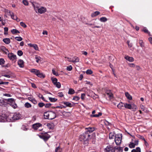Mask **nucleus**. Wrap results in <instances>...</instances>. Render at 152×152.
Segmentation results:
<instances>
[{"mask_svg": "<svg viewBox=\"0 0 152 152\" xmlns=\"http://www.w3.org/2000/svg\"><path fill=\"white\" fill-rule=\"evenodd\" d=\"M45 118L52 120L56 117V114L55 113L52 111H48L44 113Z\"/></svg>", "mask_w": 152, "mask_h": 152, "instance_id": "f257e3e1", "label": "nucleus"}, {"mask_svg": "<svg viewBox=\"0 0 152 152\" xmlns=\"http://www.w3.org/2000/svg\"><path fill=\"white\" fill-rule=\"evenodd\" d=\"M31 3L36 12H37V10L38 12L40 14L45 13L47 11V9L45 7H42L38 8L36 5L37 4L36 3L31 2Z\"/></svg>", "mask_w": 152, "mask_h": 152, "instance_id": "f03ea898", "label": "nucleus"}, {"mask_svg": "<svg viewBox=\"0 0 152 152\" xmlns=\"http://www.w3.org/2000/svg\"><path fill=\"white\" fill-rule=\"evenodd\" d=\"M90 135L88 133L85 132L82 134L80 135V136L79 139L80 140L84 142H87V140H88L90 137Z\"/></svg>", "mask_w": 152, "mask_h": 152, "instance_id": "7ed1b4c3", "label": "nucleus"}, {"mask_svg": "<svg viewBox=\"0 0 152 152\" xmlns=\"http://www.w3.org/2000/svg\"><path fill=\"white\" fill-rule=\"evenodd\" d=\"M115 141L116 144L118 145L121 142L122 136L121 134L120 135H116L115 137Z\"/></svg>", "mask_w": 152, "mask_h": 152, "instance_id": "20e7f679", "label": "nucleus"}, {"mask_svg": "<svg viewBox=\"0 0 152 152\" xmlns=\"http://www.w3.org/2000/svg\"><path fill=\"white\" fill-rule=\"evenodd\" d=\"M5 117H6L5 121L8 122H13L14 121L13 113H10L7 116L5 115Z\"/></svg>", "mask_w": 152, "mask_h": 152, "instance_id": "39448f33", "label": "nucleus"}, {"mask_svg": "<svg viewBox=\"0 0 152 152\" xmlns=\"http://www.w3.org/2000/svg\"><path fill=\"white\" fill-rule=\"evenodd\" d=\"M104 151L106 152H115L114 148L111 145H109L104 149Z\"/></svg>", "mask_w": 152, "mask_h": 152, "instance_id": "423d86ee", "label": "nucleus"}, {"mask_svg": "<svg viewBox=\"0 0 152 152\" xmlns=\"http://www.w3.org/2000/svg\"><path fill=\"white\" fill-rule=\"evenodd\" d=\"M8 15H10L12 19L16 20L17 21L19 22L20 21V19L18 18L17 16H15V18H14V15L12 12L9 11L8 12Z\"/></svg>", "mask_w": 152, "mask_h": 152, "instance_id": "0eeeda50", "label": "nucleus"}, {"mask_svg": "<svg viewBox=\"0 0 152 152\" xmlns=\"http://www.w3.org/2000/svg\"><path fill=\"white\" fill-rule=\"evenodd\" d=\"M8 56L10 59L12 60H14L16 58V55L12 53H9L8 55Z\"/></svg>", "mask_w": 152, "mask_h": 152, "instance_id": "6e6552de", "label": "nucleus"}, {"mask_svg": "<svg viewBox=\"0 0 152 152\" xmlns=\"http://www.w3.org/2000/svg\"><path fill=\"white\" fill-rule=\"evenodd\" d=\"M86 131L85 132L88 133L89 134L93 132L95 130V129L94 127H89L86 128Z\"/></svg>", "mask_w": 152, "mask_h": 152, "instance_id": "1a4fd4ad", "label": "nucleus"}, {"mask_svg": "<svg viewBox=\"0 0 152 152\" xmlns=\"http://www.w3.org/2000/svg\"><path fill=\"white\" fill-rule=\"evenodd\" d=\"M14 121L18 120L20 118V115L19 113L13 114Z\"/></svg>", "mask_w": 152, "mask_h": 152, "instance_id": "9d476101", "label": "nucleus"}, {"mask_svg": "<svg viewBox=\"0 0 152 152\" xmlns=\"http://www.w3.org/2000/svg\"><path fill=\"white\" fill-rule=\"evenodd\" d=\"M28 45L30 47H33L36 50H38L39 48L37 45L36 44H28Z\"/></svg>", "mask_w": 152, "mask_h": 152, "instance_id": "9b49d317", "label": "nucleus"}, {"mask_svg": "<svg viewBox=\"0 0 152 152\" xmlns=\"http://www.w3.org/2000/svg\"><path fill=\"white\" fill-rule=\"evenodd\" d=\"M41 126V124L39 123H37L33 125V128L34 129H37Z\"/></svg>", "mask_w": 152, "mask_h": 152, "instance_id": "f8f14e48", "label": "nucleus"}, {"mask_svg": "<svg viewBox=\"0 0 152 152\" xmlns=\"http://www.w3.org/2000/svg\"><path fill=\"white\" fill-rule=\"evenodd\" d=\"M18 63L19 66L21 68L24 67V61H23L21 59L19 60L18 62Z\"/></svg>", "mask_w": 152, "mask_h": 152, "instance_id": "ddd939ff", "label": "nucleus"}, {"mask_svg": "<svg viewBox=\"0 0 152 152\" xmlns=\"http://www.w3.org/2000/svg\"><path fill=\"white\" fill-rule=\"evenodd\" d=\"M7 104L5 99H0V106H4Z\"/></svg>", "mask_w": 152, "mask_h": 152, "instance_id": "4468645a", "label": "nucleus"}, {"mask_svg": "<svg viewBox=\"0 0 152 152\" xmlns=\"http://www.w3.org/2000/svg\"><path fill=\"white\" fill-rule=\"evenodd\" d=\"M73 61L72 62L75 63L76 62H78L79 61L80 59L77 56H75L72 58Z\"/></svg>", "mask_w": 152, "mask_h": 152, "instance_id": "2eb2a0df", "label": "nucleus"}, {"mask_svg": "<svg viewBox=\"0 0 152 152\" xmlns=\"http://www.w3.org/2000/svg\"><path fill=\"white\" fill-rule=\"evenodd\" d=\"M43 137H41L43 138L44 140H47L50 137V135H48L47 134H45L42 135Z\"/></svg>", "mask_w": 152, "mask_h": 152, "instance_id": "dca6fc26", "label": "nucleus"}, {"mask_svg": "<svg viewBox=\"0 0 152 152\" xmlns=\"http://www.w3.org/2000/svg\"><path fill=\"white\" fill-rule=\"evenodd\" d=\"M115 151L122 152L123 150V148L121 147H115L114 148Z\"/></svg>", "mask_w": 152, "mask_h": 152, "instance_id": "f3484780", "label": "nucleus"}, {"mask_svg": "<svg viewBox=\"0 0 152 152\" xmlns=\"http://www.w3.org/2000/svg\"><path fill=\"white\" fill-rule=\"evenodd\" d=\"M125 58L126 60L131 62H133L134 61V59L133 57H129L128 56H125Z\"/></svg>", "mask_w": 152, "mask_h": 152, "instance_id": "a211bd4d", "label": "nucleus"}, {"mask_svg": "<svg viewBox=\"0 0 152 152\" xmlns=\"http://www.w3.org/2000/svg\"><path fill=\"white\" fill-rule=\"evenodd\" d=\"M37 75L41 78H44L45 77V75L43 74V73L41 72L39 70V72L37 73Z\"/></svg>", "mask_w": 152, "mask_h": 152, "instance_id": "6ab92c4d", "label": "nucleus"}, {"mask_svg": "<svg viewBox=\"0 0 152 152\" xmlns=\"http://www.w3.org/2000/svg\"><path fill=\"white\" fill-rule=\"evenodd\" d=\"M106 94L108 95L110 99H111L113 98V94L112 93L111 91H107L106 92Z\"/></svg>", "mask_w": 152, "mask_h": 152, "instance_id": "aec40b11", "label": "nucleus"}, {"mask_svg": "<svg viewBox=\"0 0 152 152\" xmlns=\"http://www.w3.org/2000/svg\"><path fill=\"white\" fill-rule=\"evenodd\" d=\"M30 71L31 72L33 73L34 74L37 75V73L39 72V70H38L34 69H30Z\"/></svg>", "mask_w": 152, "mask_h": 152, "instance_id": "412c9836", "label": "nucleus"}, {"mask_svg": "<svg viewBox=\"0 0 152 152\" xmlns=\"http://www.w3.org/2000/svg\"><path fill=\"white\" fill-rule=\"evenodd\" d=\"M1 50L4 53L7 54L8 52V50L4 47H2L1 48Z\"/></svg>", "mask_w": 152, "mask_h": 152, "instance_id": "4be33fe9", "label": "nucleus"}, {"mask_svg": "<svg viewBox=\"0 0 152 152\" xmlns=\"http://www.w3.org/2000/svg\"><path fill=\"white\" fill-rule=\"evenodd\" d=\"M5 115H0V122H4L5 121Z\"/></svg>", "mask_w": 152, "mask_h": 152, "instance_id": "5701e85b", "label": "nucleus"}, {"mask_svg": "<svg viewBox=\"0 0 152 152\" xmlns=\"http://www.w3.org/2000/svg\"><path fill=\"white\" fill-rule=\"evenodd\" d=\"M124 107L125 108L129 109H132V106L130 104H128L127 103H125L124 104Z\"/></svg>", "mask_w": 152, "mask_h": 152, "instance_id": "b1692460", "label": "nucleus"}, {"mask_svg": "<svg viewBox=\"0 0 152 152\" xmlns=\"http://www.w3.org/2000/svg\"><path fill=\"white\" fill-rule=\"evenodd\" d=\"M3 41L6 44H9L10 42V40L9 38H6L4 39L3 40Z\"/></svg>", "mask_w": 152, "mask_h": 152, "instance_id": "393cba45", "label": "nucleus"}, {"mask_svg": "<svg viewBox=\"0 0 152 152\" xmlns=\"http://www.w3.org/2000/svg\"><path fill=\"white\" fill-rule=\"evenodd\" d=\"M28 99L31 101L34 104H35L37 103V102L35 99L33 97H29L28 98Z\"/></svg>", "mask_w": 152, "mask_h": 152, "instance_id": "a878e982", "label": "nucleus"}, {"mask_svg": "<svg viewBox=\"0 0 152 152\" xmlns=\"http://www.w3.org/2000/svg\"><path fill=\"white\" fill-rule=\"evenodd\" d=\"M63 103L66 106V107H72V104L68 102H63Z\"/></svg>", "mask_w": 152, "mask_h": 152, "instance_id": "bb28decb", "label": "nucleus"}, {"mask_svg": "<svg viewBox=\"0 0 152 152\" xmlns=\"http://www.w3.org/2000/svg\"><path fill=\"white\" fill-rule=\"evenodd\" d=\"M6 101L10 102L11 103L14 104L15 103V100L13 98H10L5 99Z\"/></svg>", "mask_w": 152, "mask_h": 152, "instance_id": "cd10ccee", "label": "nucleus"}, {"mask_svg": "<svg viewBox=\"0 0 152 152\" xmlns=\"http://www.w3.org/2000/svg\"><path fill=\"white\" fill-rule=\"evenodd\" d=\"M100 13V12H99L96 11L92 13L91 15V16L92 17L94 18L99 15Z\"/></svg>", "mask_w": 152, "mask_h": 152, "instance_id": "c85d7f7f", "label": "nucleus"}, {"mask_svg": "<svg viewBox=\"0 0 152 152\" xmlns=\"http://www.w3.org/2000/svg\"><path fill=\"white\" fill-rule=\"evenodd\" d=\"M124 104L122 102L120 103L118 105L117 107L120 109H123L124 107Z\"/></svg>", "mask_w": 152, "mask_h": 152, "instance_id": "c756f323", "label": "nucleus"}, {"mask_svg": "<svg viewBox=\"0 0 152 152\" xmlns=\"http://www.w3.org/2000/svg\"><path fill=\"white\" fill-rule=\"evenodd\" d=\"M125 95L127 98L129 100H131L132 99V96L130 95L128 92H126Z\"/></svg>", "mask_w": 152, "mask_h": 152, "instance_id": "7c9ffc66", "label": "nucleus"}, {"mask_svg": "<svg viewBox=\"0 0 152 152\" xmlns=\"http://www.w3.org/2000/svg\"><path fill=\"white\" fill-rule=\"evenodd\" d=\"M107 18L105 17H102L101 18L99 19V20L101 22H105L107 21Z\"/></svg>", "mask_w": 152, "mask_h": 152, "instance_id": "2f4dec72", "label": "nucleus"}, {"mask_svg": "<svg viewBox=\"0 0 152 152\" xmlns=\"http://www.w3.org/2000/svg\"><path fill=\"white\" fill-rule=\"evenodd\" d=\"M140 148L139 147H137L136 149H133L132 150L131 152H140Z\"/></svg>", "mask_w": 152, "mask_h": 152, "instance_id": "473e14b6", "label": "nucleus"}, {"mask_svg": "<svg viewBox=\"0 0 152 152\" xmlns=\"http://www.w3.org/2000/svg\"><path fill=\"white\" fill-rule=\"evenodd\" d=\"M24 106L26 108H29L31 107V105L30 104L27 102L25 104Z\"/></svg>", "mask_w": 152, "mask_h": 152, "instance_id": "72a5a7b5", "label": "nucleus"}, {"mask_svg": "<svg viewBox=\"0 0 152 152\" xmlns=\"http://www.w3.org/2000/svg\"><path fill=\"white\" fill-rule=\"evenodd\" d=\"M35 58L36 59V61L37 63H38L39 61H41V58L37 56H36Z\"/></svg>", "mask_w": 152, "mask_h": 152, "instance_id": "f704fd0d", "label": "nucleus"}, {"mask_svg": "<svg viewBox=\"0 0 152 152\" xmlns=\"http://www.w3.org/2000/svg\"><path fill=\"white\" fill-rule=\"evenodd\" d=\"M62 151V148H61L59 146H58L55 149V152H61Z\"/></svg>", "mask_w": 152, "mask_h": 152, "instance_id": "c9c22d12", "label": "nucleus"}, {"mask_svg": "<svg viewBox=\"0 0 152 152\" xmlns=\"http://www.w3.org/2000/svg\"><path fill=\"white\" fill-rule=\"evenodd\" d=\"M11 32L13 34H15L17 33H20V32L18 31L15 29H12L11 30Z\"/></svg>", "mask_w": 152, "mask_h": 152, "instance_id": "e433bc0d", "label": "nucleus"}, {"mask_svg": "<svg viewBox=\"0 0 152 152\" xmlns=\"http://www.w3.org/2000/svg\"><path fill=\"white\" fill-rule=\"evenodd\" d=\"M51 80L54 84H55L57 82V79L56 78H52Z\"/></svg>", "mask_w": 152, "mask_h": 152, "instance_id": "4c0bfd02", "label": "nucleus"}, {"mask_svg": "<svg viewBox=\"0 0 152 152\" xmlns=\"http://www.w3.org/2000/svg\"><path fill=\"white\" fill-rule=\"evenodd\" d=\"M49 100L52 102H55L56 101L57 99L55 98L49 97Z\"/></svg>", "mask_w": 152, "mask_h": 152, "instance_id": "58836bf2", "label": "nucleus"}, {"mask_svg": "<svg viewBox=\"0 0 152 152\" xmlns=\"http://www.w3.org/2000/svg\"><path fill=\"white\" fill-rule=\"evenodd\" d=\"M102 115V113H99L98 114H95L93 115H91V117H99Z\"/></svg>", "mask_w": 152, "mask_h": 152, "instance_id": "ea45409f", "label": "nucleus"}, {"mask_svg": "<svg viewBox=\"0 0 152 152\" xmlns=\"http://www.w3.org/2000/svg\"><path fill=\"white\" fill-rule=\"evenodd\" d=\"M114 133H110L109 134V138L110 139H112L113 138L114 136Z\"/></svg>", "mask_w": 152, "mask_h": 152, "instance_id": "a19ab883", "label": "nucleus"}, {"mask_svg": "<svg viewBox=\"0 0 152 152\" xmlns=\"http://www.w3.org/2000/svg\"><path fill=\"white\" fill-rule=\"evenodd\" d=\"M132 109H133L134 111H135L137 109V106L134 104H133L132 105Z\"/></svg>", "mask_w": 152, "mask_h": 152, "instance_id": "79ce46f5", "label": "nucleus"}, {"mask_svg": "<svg viewBox=\"0 0 152 152\" xmlns=\"http://www.w3.org/2000/svg\"><path fill=\"white\" fill-rule=\"evenodd\" d=\"M63 114L64 115L66 116H69L70 115V113L69 112H66L64 111L63 112Z\"/></svg>", "mask_w": 152, "mask_h": 152, "instance_id": "37998d69", "label": "nucleus"}, {"mask_svg": "<svg viewBox=\"0 0 152 152\" xmlns=\"http://www.w3.org/2000/svg\"><path fill=\"white\" fill-rule=\"evenodd\" d=\"M74 93H75V91L73 89H72V88H70V89H69V92H68V93L69 94H74Z\"/></svg>", "mask_w": 152, "mask_h": 152, "instance_id": "c03bdc74", "label": "nucleus"}, {"mask_svg": "<svg viewBox=\"0 0 152 152\" xmlns=\"http://www.w3.org/2000/svg\"><path fill=\"white\" fill-rule=\"evenodd\" d=\"M140 107L142 111H144L145 112L147 111L146 109L142 105H140Z\"/></svg>", "mask_w": 152, "mask_h": 152, "instance_id": "a18cd8bd", "label": "nucleus"}, {"mask_svg": "<svg viewBox=\"0 0 152 152\" xmlns=\"http://www.w3.org/2000/svg\"><path fill=\"white\" fill-rule=\"evenodd\" d=\"M58 88H60L61 87V84L59 82H57L56 84H54Z\"/></svg>", "mask_w": 152, "mask_h": 152, "instance_id": "49530a36", "label": "nucleus"}, {"mask_svg": "<svg viewBox=\"0 0 152 152\" xmlns=\"http://www.w3.org/2000/svg\"><path fill=\"white\" fill-rule=\"evenodd\" d=\"M86 73L88 75H91L93 73V72L91 69H88L86 71Z\"/></svg>", "mask_w": 152, "mask_h": 152, "instance_id": "de8ad7c7", "label": "nucleus"}, {"mask_svg": "<svg viewBox=\"0 0 152 152\" xmlns=\"http://www.w3.org/2000/svg\"><path fill=\"white\" fill-rule=\"evenodd\" d=\"M20 24L21 26L23 27V28H25L27 27V26L26 25L24 22H20Z\"/></svg>", "mask_w": 152, "mask_h": 152, "instance_id": "09e8293b", "label": "nucleus"}, {"mask_svg": "<svg viewBox=\"0 0 152 152\" xmlns=\"http://www.w3.org/2000/svg\"><path fill=\"white\" fill-rule=\"evenodd\" d=\"M23 4L26 6L28 5V3L26 0H23L22 1Z\"/></svg>", "mask_w": 152, "mask_h": 152, "instance_id": "8fccbe9b", "label": "nucleus"}, {"mask_svg": "<svg viewBox=\"0 0 152 152\" xmlns=\"http://www.w3.org/2000/svg\"><path fill=\"white\" fill-rule=\"evenodd\" d=\"M5 63V61L3 58H0V65L4 64Z\"/></svg>", "mask_w": 152, "mask_h": 152, "instance_id": "3c124183", "label": "nucleus"}, {"mask_svg": "<svg viewBox=\"0 0 152 152\" xmlns=\"http://www.w3.org/2000/svg\"><path fill=\"white\" fill-rule=\"evenodd\" d=\"M129 66L132 68H134L135 66V65L134 63H129L128 64Z\"/></svg>", "mask_w": 152, "mask_h": 152, "instance_id": "603ef678", "label": "nucleus"}, {"mask_svg": "<svg viewBox=\"0 0 152 152\" xmlns=\"http://www.w3.org/2000/svg\"><path fill=\"white\" fill-rule=\"evenodd\" d=\"M52 73L53 74L56 76H58V72H56L54 69H53L52 70Z\"/></svg>", "mask_w": 152, "mask_h": 152, "instance_id": "864d4df0", "label": "nucleus"}, {"mask_svg": "<svg viewBox=\"0 0 152 152\" xmlns=\"http://www.w3.org/2000/svg\"><path fill=\"white\" fill-rule=\"evenodd\" d=\"M139 44L142 47H143L144 46L143 42L142 40H140L139 42Z\"/></svg>", "mask_w": 152, "mask_h": 152, "instance_id": "5fc2aeb1", "label": "nucleus"}, {"mask_svg": "<svg viewBox=\"0 0 152 152\" xmlns=\"http://www.w3.org/2000/svg\"><path fill=\"white\" fill-rule=\"evenodd\" d=\"M136 145L134 143H132L129 145V147L131 148H134Z\"/></svg>", "mask_w": 152, "mask_h": 152, "instance_id": "6e6d98bb", "label": "nucleus"}, {"mask_svg": "<svg viewBox=\"0 0 152 152\" xmlns=\"http://www.w3.org/2000/svg\"><path fill=\"white\" fill-rule=\"evenodd\" d=\"M17 53H18V55L20 56H22L23 54V52L20 50H18V51Z\"/></svg>", "mask_w": 152, "mask_h": 152, "instance_id": "4d7b16f0", "label": "nucleus"}, {"mask_svg": "<svg viewBox=\"0 0 152 152\" xmlns=\"http://www.w3.org/2000/svg\"><path fill=\"white\" fill-rule=\"evenodd\" d=\"M47 126L50 129H52L53 128L52 125L50 124V123L47 124Z\"/></svg>", "mask_w": 152, "mask_h": 152, "instance_id": "13d9d810", "label": "nucleus"}, {"mask_svg": "<svg viewBox=\"0 0 152 152\" xmlns=\"http://www.w3.org/2000/svg\"><path fill=\"white\" fill-rule=\"evenodd\" d=\"M15 39L18 41H20L23 39L21 37H15Z\"/></svg>", "mask_w": 152, "mask_h": 152, "instance_id": "bf43d9fd", "label": "nucleus"}, {"mask_svg": "<svg viewBox=\"0 0 152 152\" xmlns=\"http://www.w3.org/2000/svg\"><path fill=\"white\" fill-rule=\"evenodd\" d=\"M137 137H138L140 139H141L143 140H145V138L143 137H142V136H141L140 135H139V134L137 135Z\"/></svg>", "mask_w": 152, "mask_h": 152, "instance_id": "052dcab7", "label": "nucleus"}, {"mask_svg": "<svg viewBox=\"0 0 152 152\" xmlns=\"http://www.w3.org/2000/svg\"><path fill=\"white\" fill-rule=\"evenodd\" d=\"M72 66L71 65H69L67 67L66 69L68 71H70L72 70Z\"/></svg>", "mask_w": 152, "mask_h": 152, "instance_id": "680f3d73", "label": "nucleus"}, {"mask_svg": "<svg viewBox=\"0 0 152 152\" xmlns=\"http://www.w3.org/2000/svg\"><path fill=\"white\" fill-rule=\"evenodd\" d=\"M104 123L107 126L110 125L111 124L107 121H104Z\"/></svg>", "mask_w": 152, "mask_h": 152, "instance_id": "e2e57ef3", "label": "nucleus"}, {"mask_svg": "<svg viewBox=\"0 0 152 152\" xmlns=\"http://www.w3.org/2000/svg\"><path fill=\"white\" fill-rule=\"evenodd\" d=\"M11 105L14 108H16L17 107V104L15 103V102L14 103V104L11 103Z\"/></svg>", "mask_w": 152, "mask_h": 152, "instance_id": "0e129e2a", "label": "nucleus"}, {"mask_svg": "<svg viewBox=\"0 0 152 152\" xmlns=\"http://www.w3.org/2000/svg\"><path fill=\"white\" fill-rule=\"evenodd\" d=\"M80 98L79 97L77 96H75L73 98V99L76 101H77L80 99Z\"/></svg>", "mask_w": 152, "mask_h": 152, "instance_id": "69168bd1", "label": "nucleus"}, {"mask_svg": "<svg viewBox=\"0 0 152 152\" xmlns=\"http://www.w3.org/2000/svg\"><path fill=\"white\" fill-rule=\"evenodd\" d=\"M38 105L39 107H43L45 105V104L43 103L40 102L38 104Z\"/></svg>", "mask_w": 152, "mask_h": 152, "instance_id": "338daca9", "label": "nucleus"}, {"mask_svg": "<svg viewBox=\"0 0 152 152\" xmlns=\"http://www.w3.org/2000/svg\"><path fill=\"white\" fill-rule=\"evenodd\" d=\"M127 43L129 47L131 48L132 47V43H130V42L129 41H127Z\"/></svg>", "mask_w": 152, "mask_h": 152, "instance_id": "774afa93", "label": "nucleus"}]
</instances>
